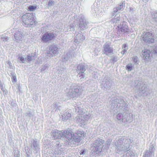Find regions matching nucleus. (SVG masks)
Segmentation results:
<instances>
[{
	"label": "nucleus",
	"mask_w": 157,
	"mask_h": 157,
	"mask_svg": "<svg viewBox=\"0 0 157 157\" xmlns=\"http://www.w3.org/2000/svg\"><path fill=\"white\" fill-rule=\"evenodd\" d=\"M131 143L130 139L122 137L115 140L113 142V145L115 148L116 152L121 154L129 148Z\"/></svg>",
	"instance_id": "1"
},
{
	"label": "nucleus",
	"mask_w": 157,
	"mask_h": 157,
	"mask_svg": "<svg viewBox=\"0 0 157 157\" xmlns=\"http://www.w3.org/2000/svg\"><path fill=\"white\" fill-rule=\"evenodd\" d=\"M111 108L114 111L117 110L118 108L120 111H124L128 109V104L127 102L121 98H117L114 100L110 101Z\"/></svg>",
	"instance_id": "2"
},
{
	"label": "nucleus",
	"mask_w": 157,
	"mask_h": 157,
	"mask_svg": "<svg viewBox=\"0 0 157 157\" xmlns=\"http://www.w3.org/2000/svg\"><path fill=\"white\" fill-rule=\"evenodd\" d=\"M104 142V140L99 138L94 141L93 145L90 147L92 154L96 156L99 155L102 151Z\"/></svg>",
	"instance_id": "3"
},
{
	"label": "nucleus",
	"mask_w": 157,
	"mask_h": 157,
	"mask_svg": "<svg viewBox=\"0 0 157 157\" xmlns=\"http://www.w3.org/2000/svg\"><path fill=\"white\" fill-rule=\"evenodd\" d=\"M21 21L24 26L26 27H32L34 23L33 14L29 13L25 14L21 17Z\"/></svg>",
	"instance_id": "4"
},
{
	"label": "nucleus",
	"mask_w": 157,
	"mask_h": 157,
	"mask_svg": "<svg viewBox=\"0 0 157 157\" xmlns=\"http://www.w3.org/2000/svg\"><path fill=\"white\" fill-rule=\"evenodd\" d=\"M134 89L139 96H145L148 94L146 85L142 82H138L135 86Z\"/></svg>",
	"instance_id": "5"
},
{
	"label": "nucleus",
	"mask_w": 157,
	"mask_h": 157,
	"mask_svg": "<svg viewBox=\"0 0 157 157\" xmlns=\"http://www.w3.org/2000/svg\"><path fill=\"white\" fill-rule=\"evenodd\" d=\"M116 29L117 30V34L119 36H121L122 33H129L131 32L127 23L125 21L121 23L120 25L117 27Z\"/></svg>",
	"instance_id": "6"
},
{
	"label": "nucleus",
	"mask_w": 157,
	"mask_h": 157,
	"mask_svg": "<svg viewBox=\"0 0 157 157\" xmlns=\"http://www.w3.org/2000/svg\"><path fill=\"white\" fill-rule=\"evenodd\" d=\"M82 91L83 89L81 87H74L73 89H71L69 90L68 95L71 98H76L82 94Z\"/></svg>",
	"instance_id": "7"
},
{
	"label": "nucleus",
	"mask_w": 157,
	"mask_h": 157,
	"mask_svg": "<svg viewBox=\"0 0 157 157\" xmlns=\"http://www.w3.org/2000/svg\"><path fill=\"white\" fill-rule=\"evenodd\" d=\"M113 82L109 78H104L101 84V88L104 90H109L113 85Z\"/></svg>",
	"instance_id": "8"
},
{
	"label": "nucleus",
	"mask_w": 157,
	"mask_h": 157,
	"mask_svg": "<svg viewBox=\"0 0 157 157\" xmlns=\"http://www.w3.org/2000/svg\"><path fill=\"white\" fill-rule=\"evenodd\" d=\"M85 136V133L83 131H76L73 134V140L74 141L78 143Z\"/></svg>",
	"instance_id": "9"
},
{
	"label": "nucleus",
	"mask_w": 157,
	"mask_h": 157,
	"mask_svg": "<svg viewBox=\"0 0 157 157\" xmlns=\"http://www.w3.org/2000/svg\"><path fill=\"white\" fill-rule=\"evenodd\" d=\"M142 40L146 43H150L153 42L154 39L153 34L151 32L144 33L142 36Z\"/></svg>",
	"instance_id": "10"
},
{
	"label": "nucleus",
	"mask_w": 157,
	"mask_h": 157,
	"mask_svg": "<svg viewBox=\"0 0 157 157\" xmlns=\"http://www.w3.org/2000/svg\"><path fill=\"white\" fill-rule=\"evenodd\" d=\"M91 11L93 13H96V15H98V16L103 13L102 9L100 7V4L96 2H95L92 6Z\"/></svg>",
	"instance_id": "11"
},
{
	"label": "nucleus",
	"mask_w": 157,
	"mask_h": 157,
	"mask_svg": "<svg viewBox=\"0 0 157 157\" xmlns=\"http://www.w3.org/2000/svg\"><path fill=\"white\" fill-rule=\"evenodd\" d=\"M54 37V34L53 33L46 32L43 35L41 41L44 43H47L53 40Z\"/></svg>",
	"instance_id": "12"
},
{
	"label": "nucleus",
	"mask_w": 157,
	"mask_h": 157,
	"mask_svg": "<svg viewBox=\"0 0 157 157\" xmlns=\"http://www.w3.org/2000/svg\"><path fill=\"white\" fill-rule=\"evenodd\" d=\"M111 44L109 42H106L103 45V53L107 56L109 55L113 51V48L110 47Z\"/></svg>",
	"instance_id": "13"
},
{
	"label": "nucleus",
	"mask_w": 157,
	"mask_h": 157,
	"mask_svg": "<svg viewBox=\"0 0 157 157\" xmlns=\"http://www.w3.org/2000/svg\"><path fill=\"white\" fill-rule=\"evenodd\" d=\"M85 67L83 65H79L77 67V71L78 73L77 75L78 77H81V78H84L85 73L84 72L86 71Z\"/></svg>",
	"instance_id": "14"
},
{
	"label": "nucleus",
	"mask_w": 157,
	"mask_h": 157,
	"mask_svg": "<svg viewBox=\"0 0 157 157\" xmlns=\"http://www.w3.org/2000/svg\"><path fill=\"white\" fill-rule=\"evenodd\" d=\"M14 38L17 42H19L22 40L23 35L21 32L19 31V29H16L14 33Z\"/></svg>",
	"instance_id": "15"
},
{
	"label": "nucleus",
	"mask_w": 157,
	"mask_h": 157,
	"mask_svg": "<svg viewBox=\"0 0 157 157\" xmlns=\"http://www.w3.org/2000/svg\"><path fill=\"white\" fill-rule=\"evenodd\" d=\"M79 27L81 30L86 28L87 26V22L84 17H81L79 20Z\"/></svg>",
	"instance_id": "16"
},
{
	"label": "nucleus",
	"mask_w": 157,
	"mask_h": 157,
	"mask_svg": "<svg viewBox=\"0 0 157 157\" xmlns=\"http://www.w3.org/2000/svg\"><path fill=\"white\" fill-rule=\"evenodd\" d=\"M52 135L54 139H60L62 137H63V132L59 131H52Z\"/></svg>",
	"instance_id": "17"
},
{
	"label": "nucleus",
	"mask_w": 157,
	"mask_h": 157,
	"mask_svg": "<svg viewBox=\"0 0 157 157\" xmlns=\"http://www.w3.org/2000/svg\"><path fill=\"white\" fill-rule=\"evenodd\" d=\"M32 144L31 147L34 150L36 151V153L38 152L39 151V142L33 139L31 141Z\"/></svg>",
	"instance_id": "18"
},
{
	"label": "nucleus",
	"mask_w": 157,
	"mask_h": 157,
	"mask_svg": "<svg viewBox=\"0 0 157 157\" xmlns=\"http://www.w3.org/2000/svg\"><path fill=\"white\" fill-rule=\"evenodd\" d=\"M143 57L146 61H149L151 58V52L149 50L144 49L142 51Z\"/></svg>",
	"instance_id": "19"
},
{
	"label": "nucleus",
	"mask_w": 157,
	"mask_h": 157,
	"mask_svg": "<svg viewBox=\"0 0 157 157\" xmlns=\"http://www.w3.org/2000/svg\"><path fill=\"white\" fill-rule=\"evenodd\" d=\"M133 118V114L132 113H126L124 116L123 123H130L132 121Z\"/></svg>",
	"instance_id": "20"
},
{
	"label": "nucleus",
	"mask_w": 157,
	"mask_h": 157,
	"mask_svg": "<svg viewBox=\"0 0 157 157\" xmlns=\"http://www.w3.org/2000/svg\"><path fill=\"white\" fill-rule=\"evenodd\" d=\"M63 137H65L69 140H71L73 136V133L71 130H68L63 132Z\"/></svg>",
	"instance_id": "21"
},
{
	"label": "nucleus",
	"mask_w": 157,
	"mask_h": 157,
	"mask_svg": "<svg viewBox=\"0 0 157 157\" xmlns=\"http://www.w3.org/2000/svg\"><path fill=\"white\" fill-rule=\"evenodd\" d=\"M49 49L54 56H56L59 53L58 48L56 45L54 44H52L49 47Z\"/></svg>",
	"instance_id": "22"
},
{
	"label": "nucleus",
	"mask_w": 157,
	"mask_h": 157,
	"mask_svg": "<svg viewBox=\"0 0 157 157\" xmlns=\"http://www.w3.org/2000/svg\"><path fill=\"white\" fill-rule=\"evenodd\" d=\"M66 71V68L63 66H62L57 67L56 74L58 76L60 77L62 75L65 74Z\"/></svg>",
	"instance_id": "23"
},
{
	"label": "nucleus",
	"mask_w": 157,
	"mask_h": 157,
	"mask_svg": "<svg viewBox=\"0 0 157 157\" xmlns=\"http://www.w3.org/2000/svg\"><path fill=\"white\" fill-rule=\"evenodd\" d=\"M75 35V39L79 42H81L85 39L84 36H83L82 32L81 31L78 32H76Z\"/></svg>",
	"instance_id": "24"
},
{
	"label": "nucleus",
	"mask_w": 157,
	"mask_h": 157,
	"mask_svg": "<svg viewBox=\"0 0 157 157\" xmlns=\"http://www.w3.org/2000/svg\"><path fill=\"white\" fill-rule=\"evenodd\" d=\"M124 9L123 6V3H121L118 6H116L115 8L113 9V12L111 13L112 16H113L115 13L118 11H122Z\"/></svg>",
	"instance_id": "25"
},
{
	"label": "nucleus",
	"mask_w": 157,
	"mask_h": 157,
	"mask_svg": "<svg viewBox=\"0 0 157 157\" xmlns=\"http://www.w3.org/2000/svg\"><path fill=\"white\" fill-rule=\"evenodd\" d=\"M63 121H65L69 119L71 117V114L68 111L64 112L61 115Z\"/></svg>",
	"instance_id": "26"
},
{
	"label": "nucleus",
	"mask_w": 157,
	"mask_h": 157,
	"mask_svg": "<svg viewBox=\"0 0 157 157\" xmlns=\"http://www.w3.org/2000/svg\"><path fill=\"white\" fill-rule=\"evenodd\" d=\"M121 157H137V155L132 151L128 150Z\"/></svg>",
	"instance_id": "27"
},
{
	"label": "nucleus",
	"mask_w": 157,
	"mask_h": 157,
	"mask_svg": "<svg viewBox=\"0 0 157 157\" xmlns=\"http://www.w3.org/2000/svg\"><path fill=\"white\" fill-rule=\"evenodd\" d=\"M74 106L75 108L76 112L78 113L79 115H82L83 114L84 111H83V109L81 108L80 106L75 104L74 105Z\"/></svg>",
	"instance_id": "28"
},
{
	"label": "nucleus",
	"mask_w": 157,
	"mask_h": 157,
	"mask_svg": "<svg viewBox=\"0 0 157 157\" xmlns=\"http://www.w3.org/2000/svg\"><path fill=\"white\" fill-rule=\"evenodd\" d=\"M63 152V149L62 148H56L54 151V155H53V157H56L59 155Z\"/></svg>",
	"instance_id": "29"
},
{
	"label": "nucleus",
	"mask_w": 157,
	"mask_h": 157,
	"mask_svg": "<svg viewBox=\"0 0 157 157\" xmlns=\"http://www.w3.org/2000/svg\"><path fill=\"white\" fill-rule=\"evenodd\" d=\"M120 21V18L118 16H115L111 21V24L116 25L119 23Z\"/></svg>",
	"instance_id": "30"
},
{
	"label": "nucleus",
	"mask_w": 157,
	"mask_h": 157,
	"mask_svg": "<svg viewBox=\"0 0 157 157\" xmlns=\"http://www.w3.org/2000/svg\"><path fill=\"white\" fill-rule=\"evenodd\" d=\"M36 58V55L34 53L29 54L26 57V59L28 61H30L35 60Z\"/></svg>",
	"instance_id": "31"
},
{
	"label": "nucleus",
	"mask_w": 157,
	"mask_h": 157,
	"mask_svg": "<svg viewBox=\"0 0 157 157\" xmlns=\"http://www.w3.org/2000/svg\"><path fill=\"white\" fill-rule=\"evenodd\" d=\"M116 118L120 123H123L124 116L123 114L122 113H119L116 115Z\"/></svg>",
	"instance_id": "32"
},
{
	"label": "nucleus",
	"mask_w": 157,
	"mask_h": 157,
	"mask_svg": "<svg viewBox=\"0 0 157 157\" xmlns=\"http://www.w3.org/2000/svg\"><path fill=\"white\" fill-rule=\"evenodd\" d=\"M82 115L83 116V117L86 121H88L91 118V114L89 113H85L84 112Z\"/></svg>",
	"instance_id": "33"
},
{
	"label": "nucleus",
	"mask_w": 157,
	"mask_h": 157,
	"mask_svg": "<svg viewBox=\"0 0 157 157\" xmlns=\"http://www.w3.org/2000/svg\"><path fill=\"white\" fill-rule=\"evenodd\" d=\"M76 121L82 125H84L85 124V120L82 118V116H77L76 117Z\"/></svg>",
	"instance_id": "34"
},
{
	"label": "nucleus",
	"mask_w": 157,
	"mask_h": 157,
	"mask_svg": "<svg viewBox=\"0 0 157 157\" xmlns=\"http://www.w3.org/2000/svg\"><path fill=\"white\" fill-rule=\"evenodd\" d=\"M134 65L132 63H129L126 66V69L128 71H131L134 69Z\"/></svg>",
	"instance_id": "35"
},
{
	"label": "nucleus",
	"mask_w": 157,
	"mask_h": 157,
	"mask_svg": "<svg viewBox=\"0 0 157 157\" xmlns=\"http://www.w3.org/2000/svg\"><path fill=\"white\" fill-rule=\"evenodd\" d=\"M72 57V56L70 54V53H66V54H64L63 56V58L65 59V60H67L69 59L70 58H71Z\"/></svg>",
	"instance_id": "36"
},
{
	"label": "nucleus",
	"mask_w": 157,
	"mask_h": 157,
	"mask_svg": "<svg viewBox=\"0 0 157 157\" xmlns=\"http://www.w3.org/2000/svg\"><path fill=\"white\" fill-rule=\"evenodd\" d=\"M75 21H74L73 23L72 22V23H71L69 26V28L68 29V30L69 31H74L75 29Z\"/></svg>",
	"instance_id": "37"
},
{
	"label": "nucleus",
	"mask_w": 157,
	"mask_h": 157,
	"mask_svg": "<svg viewBox=\"0 0 157 157\" xmlns=\"http://www.w3.org/2000/svg\"><path fill=\"white\" fill-rule=\"evenodd\" d=\"M49 67V65L48 63H46L43 65L41 67V72H43L46 70H47Z\"/></svg>",
	"instance_id": "38"
},
{
	"label": "nucleus",
	"mask_w": 157,
	"mask_h": 157,
	"mask_svg": "<svg viewBox=\"0 0 157 157\" xmlns=\"http://www.w3.org/2000/svg\"><path fill=\"white\" fill-rule=\"evenodd\" d=\"M97 97L95 95L92 94L90 95L89 100L91 102H93L96 99Z\"/></svg>",
	"instance_id": "39"
},
{
	"label": "nucleus",
	"mask_w": 157,
	"mask_h": 157,
	"mask_svg": "<svg viewBox=\"0 0 157 157\" xmlns=\"http://www.w3.org/2000/svg\"><path fill=\"white\" fill-rule=\"evenodd\" d=\"M18 59L21 61V63H25L26 61V58H25L22 56H19Z\"/></svg>",
	"instance_id": "40"
},
{
	"label": "nucleus",
	"mask_w": 157,
	"mask_h": 157,
	"mask_svg": "<svg viewBox=\"0 0 157 157\" xmlns=\"http://www.w3.org/2000/svg\"><path fill=\"white\" fill-rule=\"evenodd\" d=\"M11 75H12V81L13 82H16L17 81L16 79V74H15L14 73H11Z\"/></svg>",
	"instance_id": "41"
},
{
	"label": "nucleus",
	"mask_w": 157,
	"mask_h": 157,
	"mask_svg": "<svg viewBox=\"0 0 157 157\" xmlns=\"http://www.w3.org/2000/svg\"><path fill=\"white\" fill-rule=\"evenodd\" d=\"M53 55L51 52L50 51L48 50V52L46 53V56L47 58L52 57Z\"/></svg>",
	"instance_id": "42"
},
{
	"label": "nucleus",
	"mask_w": 157,
	"mask_h": 157,
	"mask_svg": "<svg viewBox=\"0 0 157 157\" xmlns=\"http://www.w3.org/2000/svg\"><path fill=\"white\" fill-rule=\"evenodd\" d=\"M151 155L152 153H150V152L147 151L145 152L143 157H151Z\"/></svg>",
	"instance_id": "43"
},
{
	"label": "nucleus",
	"mask_w": 157,
	"mask_h": 157,
	"mask_svg": "<svg viewBox=\"0 0 157 157\" xmlns=\"http://www.w3.org/2000/svg\"><path fill=\"white\" fill-rule=\"evenodd\" d=\"M50 148H47V154L48 155H49L51 157H53V155H54V152L53 153L52 152V150H51L50 151H48V149H49Z\"/></svg>",
	"instance_id": "44"
},
{
	"label": "nucleus",
	"mask_w": 157,
	"mask_h": 157,
	"mask_svg": "<svg viewBox=\"0 0 157 157\" xmlns=\"http://www.w3.org/2000/svg\"><path fill=\"white\" fill-rule=\"evenodd\" d=\"M112 142V140L111 139H108L105 143L106 146L107 148H109Z\"/></svg>",
	"instance_id": "45"
},
{
	"label": "nucleus",
	"mask_w": 157,
	"mask_h": 157,
	"mask_svg": "<svg viewBox=\"0 0 157 157\" xmlns=\"http://www.w3.org/2000/svg\"><path fill=\"white\" fill-rule=\"evenodd\" d=\"M55 2L54 1L52 0H49L48 4V7H51L54 5Z\"/></svg>",
	"instance_id": "46"
},
{
	"label": "nucleus",
	"mask_w": 157,
	"mask_h": 157,
	"mask_svg": "<svg viewBox=\"0 0 157 157\" xmlns=\"http://www.w3.org/2000/svg\"><path fill=\"white\" fill-rule=\"evenodd\" d=\"M154 151V146L153 144H151L150 146L149 151H147L150 152V153L152 154Z\"/></svg>",
	"instance_id": "47"
},
{
	"label": "nucleus",
	"mask_w": 157,
	"mask_h": 157,
	"mask_svg": "<svg viewBox=\"0 0 157 157\" xmlns=\"http://www.w3.org/2000/svg\"><path fill=\"white\" fill-rule=\"evenodd\" d=\"M25 116L27 117H30L31 116H33L30 110L28 111L25 114Z\"/></svg>",
	"instance_id": "48"
},
{
	"label": "nucleus",
	"mask_w": 157,
	"mask_h": 157,
	"mask_svg": "<svg viewBox=\"0 0 157 157\" xmlns=\"http://www.w3.org/2000/svg\"><path fill=\"white\" fill-rule=\"evenodd\" d=\"M36 7L33 6H29L28 9L30 11H33L35 10Z\"/></svg>",
	"instance_id": "49"
},
{
	"label": "nucleus",
	"mask_w": 157,
	"mask_h": 157,
	"mask_svg": "<svg viewBox=\"0 0 157 157\" xmlns=\"http://www.w3.org/2000/svg\"><path fill=\"white\" fill-rule=\"evenodd\" d=\"M132 60L134 62L136 63L138 60V59L137 56H134L132 58Z\"/></svg>",
	"instance_id": "50"
},
{
	"label": "nucleus",
	"mask_w": 157,
	"mask_h": 157,
	"mask_svg": "<svg viewBox=\"0 0 157 157\" xmlns=\"http://www.w3.org/2000/svg\"><path fill=\"white\" fill-rule=\"evenodd\" d=\"M0 86H1V90L3 92V94H6V89L3 87L2 85H1Z\"/></svg>",
	"instance_id": "51"
},
{
	"label": "nucleus",
	"mask_w": 157,
	"mask_h": 157,
	"mask_svg": "<svg viewBox=\"0 0 157 157\" xmlns=\"http://www.w3.org/2000/svg\"><path fill=\"white\" fill-rule=\"evenodd\" d=\"M58 107V105L56 103H53L52 105V108L54 109H56Z\"/></svg>",
	"instance_id": "52"
},
{
	"label": "nucleus",
	"mask_w": 157,
	"mask_h": 157,
	"mask_svg": "<svg viewBox=\"0 0 157 157\" xmlns=\"http://www.w3.org/2000/svg\"><path fill=\"white\" fill-rule=\"evenodd\" d=\"M151 52L154 54H157V48L155 47L153 49L151 50Z\"/></svg>",
	"instance_id": "53"
},
{
	"label": "nucleus",
	"mask_w": 157,
	"mask_h": 157,
	"mask_svg": "<svg viewBox=\"0 0 157 157\" xmlns=\"http://www.w3.org/2000/svg\"><path fill=\"white\" fill-rule=\"evenodd\" d=\"M2 40L3 41H6L8 40V37L7 36H2L1 37Z\"/></svg>",
	"instance_id": "54"
},
{
	"label": "nucleus",
	"mask_w": 157,
	"mask_h": 157,
	"mask_svg": "<svg viewBox=\"0 0 157 157\" xmlns=\"http://www.w3.org/2000/svg\"><path fill=\"white\" fill-rule=\"evenodd\" d=\"M112 60L114 63L116 62L117 60V57L115 56L113 57L112 58Z\"/></svg>",
	"instance_id": "55"
},
{
	"label": "nucleus",
	"mask_w": 157,
	"mask_h": 157,
	"mask_svg": "<svg viewBox=\"0 0 157 157\" xmlns=\"http://www.w3.org/2000/svg\"><path fill=\"white\" fill-rule=\"evenodd\" d=\"M153 19L156 22H157V13H156L154 14L153 17Z\"/></svg>",
	"instance_id": "56"
},
{
	"label": "nucleus",
	"mask_w": 157,
	"mask_h": 157,
	"mask_svg": "<svg viewBox=\"0 0 157 157\" xmlns=\"http://www.w3.org/2000/svg\"><path fill=\"white\" fill-rule=\"evenodd\" d=\"M56 148H60V147H61V145L60 144V143L58 142L56 144Z\"/></svg>",
	"instance_id": "57"
},
{
	"label": "nucleus",
	"mask_w": 157,
	"mask_h": 157,
	"mask_svg": "<svg viewBox=\"0 0 157 157\" xmlns=\"http://www.w3.org/2000/svg\"><path fill=\"white\" fill-rule=\"evenodd\" d=\"M86 153L85 151L84 150H81L80 152V154L81 155H83L85 154Z\"/></svg>",
	"instance_id": "58"
},
{
	"label": "nucleus",
	"mask_w": 157,
	"mask_h": 157,
	"mask_svg": "<svg viewBox=\"0 0 157 157\" xmlns=\"http://www.w3.org/2000/svg\"><path fill=\"white\" fill-rule=\"evenodd\" d=\"M126 51V49H123V50L121 52V53L122 55H124Z\"/></svg>",
	"instance_id": "59"
},
{
	"label": "nucleus",
	"mask_w": 157,
	"mask_h": 157,
	"mask_svg": "<svg viewBox=\"0 0 157 157\" xmlns=\"http://www.w3.org/2000/svg\"><path fill=\"white\" fill-rule=\"evenodd\" d=\"M8 64L9 65L10 68H11L12 67V66L11 65V62L10 61H8Z\"/></svg>",
	"instance_id": "60"
},
{
	"label": "nucleus",
	"mask_w": 157,
	"mask_h": 157,
	"mask_svg": "<svg viewBox=\"0 0 157 157\" xmlns=\"http://www.w3.org/2000/svg\"><path fill=\"white\" fill-rule=\"evenodd\" d=\"M127 47V45L126 44H125L123 45L122 48L123 49H126V48Z\"/></svg>",
	"instance_id": "61"
},
{
	"label": "nucleus",
	"mask_w": 157,
	"mask_h": 157,
	"mask_svg": "<svg viewBox=\"0 0 157 157\" xmlns=\"http://www.w3.org/2000/svg\"><path fill=\"white\" fill-rule=\"evenodd\" d=\"M94 52L96 53V54H95L94 55L95 56V55H96V56L98 55V50H97L96 49H95L94 50Z\"/></svg>",
	"instance_id": "62"
},
{
	"label": "nucleus",
	"mask_w": 157,
	"mask_h": 157,
	"mask_svg": "<svg viewBox=\"0 0 157 157\" xmlns=\"http://www.w3.org/2000/svg\"><path fill=\"white\" fill-rule=\"evenodd\" d=\"M11 105L13 106H14L15 105H16V104L14 102H12L11 103Z\"/></svg>",
	"instance_id": "63"
},
{
	"label": "nucleus",
	"mask_w": 157,
	"mask_h": 157,
	"mask_svg": "<svg viewBox=\"0 0 157 157\" xmlns=\"http://www.w3.org/2000/svg\"><path fill=\"white\" fill-rule=\"evenodd\" d=\"M19 155L17 154H15L14 155V157H18Z\"/></svg>",
	"instance_id": "64"
}]
</instances>
